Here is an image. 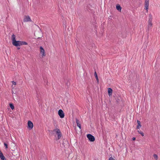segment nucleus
Segmentation results:
<instances>
[{
    "label": "nucleus",
    "instance_id": "nucleus-1",
    "mask_svg": "<svg viewBox=\"0 0 160 160\" xmlns=\"http://www.w3.org/2000/svg\"><path fill=\"white\" fill-rule=\"evenodd\" d=\"M15 36L14 34H13L12 36V44L13 45L17 47L23 45H27L28 43L27 42L24 41H16L15 39Z\"/></svg>",
    "mask_w": 160,
    "mask_h": 160
},
{
    "label": "nucleus",
    "instance_id": "nucleus-3",
    "mask_svg": "<svg viewBox=\"0 0 160 160\" xmlns=\"http://www.w3.org/2000/svg\"><path fill=\"white\" fill-rule=\"evenodd\" d=\"M149 0H145L144 2V8L146 10L147 12H148V11L149 6Z\"/></svg>",
    "mask_w": 160,
    "mask_h": 160
},
{
    "label": "nucleus",
    "instance_id": "nucleus-11",
    "mask_svg": "<svg viewBox=\"0 0 160 160\" xmlns=\"http://www.w3.org/2000/svg\"><path fill=\"white\" fill-rule=\"evenodd\" d=\"M76 122L77 124V126L80 128V129L81 128V125L79 121L77 119H76Z\"/></svg>",
    "mask_w": 160,
    "mask_h": 160
},
{
    "label": "nucleus",
    "instance_id": "nucleus-12",
    "mask_svg": "<svg viewBox=\"0 0 160 160\" xmlns=\"http://www.w3.org/2000/svg\"><path fill=\"white\" fill-rule=\"evenodd\" d=\"M137 123L138 125L137 127V129H139L141 127V122L139 121L138 120Z\"/></svg>",
    "mask_w": 160,
    "mask_h": 160
},
{
    "label": "nucleus",
    "instance_id": "nucleus-7",
    "mask_svg": "<svg viewBox=\"0 0 160 160\" xmlns=\"http://www.w3.org/2000/svg\"><path fill=\"white\" fill-rule=\"evenodd\" d=\"M58 114L61 118H63L64 117V114L62 110L61 109L59 110Z\"/></svg>",
    "mask_w": 160,
    "mask_h": 160
},
{
    "label": "nucleus",
    "instance_id": "nucleus-24",
    "mask_svg": "<svg viewBox=\"0 0 160 160\" xmlns=\"http://www.w3.org/2000/svg\"><path fill=\"white\" fill-rule=\"evenodd\" d=\"M97 82L98 83L99 82V79L98 78H96Z\"/></svg>",
    "mask_w": 160,
    "mask_h": 160
},
{
    "label": "nucleus",
    "instance_id": "nucleus-22",
    "mask_svg": "<svg viewBox=\"0 0 160 160\" xmlns=\"http://www.w3.org/2000/svg\"><path fill=\"white\" fill-rule=\"evenodd\" d=\"M109 160H115V159L114 158L111 157L109 158Z\"/></svg>",
    "mask_w": 160,
    "mask_h": 160
},
{
    "label": "nucleus",
    "instance_id": "nucleus-16",
    "mask_svg": "<svg viewBox=\"0 0 160 160\" xmlns=\"http://www.w3.org/2000/svg\"><path fill=\"white\" fill-rule=\"evenodd\" d=\"M138 132L140 133V134H141V135L142 136H144V133H143V132H142L141 131H139V130H138Z\"/></svg>",
    "mask_w": 160,
    "mask_h": 160
},
{
    "label": "nucleus",
    "instance_id": "nucleus-21",
    "mask_svg": "<svg viewBox=\"0 0 160 160\" xmlns=\"http://www.w3.org/2000/svg\"><path fill=\"white\" fill-rule=\"evenodd\" d=\"M4 145L5 147V148L6 149H7L8 148V145L6 143H4Z\"/></svg>",
    "mask_w": 160,
    "mask_h": 160
},
{
    "label": "nucleus",
    "instance_id": "nucleus-9",
    "mask_svg": "<svg viewBox=\"0 0 160 160\" xmlns=\"http://www.w3.org/2000/svg\"><path fill=\"white\" fill-rule=\"evenodd\" d=\"M0 158L1 160H6L5 157L4 156L1 151L0 150Z\"/></svg>",
    "mask_w": 160,
    "mask_h": 160
},
{
    "label": "nucleus",
    "instance_id": "nucleus-14",
    "mask_svg": "<svg viewBox=\"0 0 160 160\" xmlns=\"http://www.w3.org/2000/svg\"><path fill=\"white\" fill-rule=\"evenodd\" d=\"M152 23H148V30L149 31V29L152 27Z\"/></svg>",
    "mask_w": 160,
    "mask_h": 160
},
{
    "label": "nucleus",
    "instance_id": "nucleus-6",
    "mask_svg": "<svg viewBox=\"0 0 160 160\" xmlns=\"http://www.w3.org/2000/svg\"><path fill=\"white\" fill-rule=\"evenodd\" d=\"M87 137L88 139L91 142H93L95 140L94 137L90 134L87 135Z\"/></svg>",
    "mask_w": 160,
    "mask_h": 160
},
{
    "label": "nucleus",
    "instance_id": "nucleus-5",
    "mask_svg": "<svg viewBox=\"0 0 160 160\" xmlns=\"http://www.w3.org/2000/svg\"><path fill=\"white\" fill-rule=\"evenodd\" d=\"M40 53L42 54V57L43 58L45 57L46 56V54L44 48L42 46H41L40 47Z\"/></svg>",
    "mask_w": 160,
    "mask_h": 160
},
{
    "label": "nucleus",
    "instance_id": "nucleus-10",
    "mask_svg": "<svg viewBox=\"0 0 160 160\" xmlns=\"http://www.w3.org/2000/svg\"><path fill=\"white\" fill-rule=\"evenodd\" d=\"M108 95L109 96H111L112 95V89L110 88H109L108 89Z\"/></svg>",
    "mask_w": 160,
    "mask_h": 160
},
{
    "label": "nucleus",
    "instance_id": "nucleus-26",
    "mask_svg": "<svg viewBox=\"0 0 160 160\" xmlns=\"http://www.w3.org/2000/svg\"><path fill=\"white\" fill-rule=\"evenodd\" d=\"M18 49H20V48H18Z\"/></svg>",
    "mask_w": 160,
    "mask_h": 160
},
{
    "label": "nucleus",
    "instance_id": "nucleus-23",
    "mask_svg": "<svg viewBox=\"0 0 160 160\" xmlns=\"http://www.w3.org/2000/svg\"><path fill=\"white\" fill-rule=\"evenodd\" d=\"M12 82V84L14 85H16V82H14V81H13Z\"/></svg>",
    "mask_w": 160,
    "mask_h": 160
},
{
    "label": "nucleus",
    "instance_id": "nucleus-25",
    "mask_svg": "<svg viewBox=\"0 0 160 160\" xmlns=\"http://www.w3.org/2000/svg\"><path fill=\"white\" fill-rule=\"evenodd\" d=\"M135 139H136V138H134V137H133V138H132V140H135Z\"/></svg>",
    "mask_w": 160,
    "mask_h": 160
},
{
    "label": "nucleus",
    "instance_id": "nucleus-20",
    "mask_svg": "<svg viewBox=\"0 0 160 160\" xmlns=\"http://www.w3.org/2000/svg\"><path fill=\"white\" fill-rule=\"evenodd\" d=\"M152 23V20L148 19V23Z\"/></svg>",
    "mask_w": 160,
    "mask_h": 160
},
{
    "label": "nucleus",
    "instance_id": "nucleus-8",
    "mask_svg": "<svg viewBox=\"0 0 160 160\" xmlns=\"http://www.w3.org/2000/svg\"><path fill=\"white\" fill-rule=\"evenodd\" d=\"M28 128L30 129H31L33 128V124L31 121H28Z\"/></svg>",
    "mask_w": 160,
    "mask_h": 160
},
{
    "label": "nucleus",
    "instance_id": "nucleus-18",
    "mask_svg": "<svg viewBox=\"0 0 160 160\" xmlns=\"http://www.w3.org/2000/svg\"><path fill=\"white\" fill-rule=\"evenodd\" d=\"M152 16L151 14L149 15V19L152 20Z\"/></svg>",
    "mask_w": 160,
    "mask_h": 160
},
{
    "label": "nucleus",
    "instance_id": "nucleus-13",
    "mask_svg": "<svg viewBox=\"0 0 160 160\" xmlns=\"http://www.w3.org/2000/svg\"><path fill=\"white\" fill-rule=\"evenodd\" d=\"M116 9L117 10H118L119 11L121 12V10L122 8L118 4L116 6Z\"/></svg>",
    "mask_w": 160,
    "mask_h": 160
},
{
    "label": "nucleus",
    "instance_id": "nucleus-2",
    "mask_svg": "<svg viewBox=\"0 0 160 160\" xmlns=\"http://www.w3.org/2000/svg\"><path fill=\"white\" fill-rule=\"evenodd\" d=\"M53 131L55 132L57 134L58 136V139L59 140L61 138L62 136V133L60 130L58 128H55L53 130Z\"/></svg>",
    "mask_w": 160,
    "mask_h": 160
},
{
    "label": "nucleus",
    "instance_id": "nucleus-17",
    "mask_svg": "<svg viewBox=\"0 0 160 160\" xmlns=\"http://www.w3.org/2000/svg\"><path fill=\"white\" fill-rule=\"evenodd\" d=\"M10 106L12 110H13L14 109V106L13 104L10 103Z\"/></svg>",
    "mask_w": 160,
    "mask_h": 160
},
{
    "label": "nucleus",
    "instance_id": "nucleus-4",
    "mask_svg": "<svg viewBox=\"0 0 160 160\" xmlns=\"http://www.w3.org/2000/svg\"><path fill=\"white\" fill-rule=\"evenodd\" d=\"M23 20L24 22H31L32 21L30 17L28 15L24 16L23 17Z\"/></svg>",
    "mask_w": 160,
    "mask_h": 160
},
{
    "label": "nucleus",
    "instance_id": "nucleus-15",
    "mask_svg": "<svg viewBox=\"0 0 160 160\" xmlns=\"http://www.w3.org/2000/svg\"><path fill=\"white\" fill-rule=\"evenodd\" d=\"M153 157L154 158V159L156 160H157L158 159V155L157 154H154L153 155Z\"/></svg>",
    "mask_w": 160,
    "mask_h": 160
},
{
    "label": "nucleus",
    "instance_id": "nucleus-19",
    "mask_svg": "<svg viewBox=\"0 0 160 160\" xmlns=\"http://www.w3.org/2000/svg\"><path fill=\"white\" fill-rule=\"evenodd\" d=\"M94 75L95 76V77L96 78H98V75H97V73L96 72H94Z\"/></svg>",
    "mask_w": 160,
    "mask_h": 160
}]
</instances>
